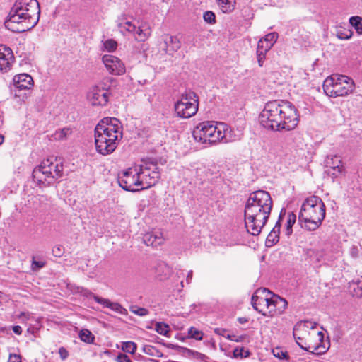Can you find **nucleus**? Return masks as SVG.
Segmentation results:
<instances>
[{"label":"nucleus","mask_w":362,"mask_h":362,"mask_svg":"<svg viewBox=\"0 0 362 362\" xmlns=\"http://www.w3.org/2000/svg\"><path fill=\"white\" fill-rule=\"evenodd\" d=\"M259 121L265 129L281 132L293 130L299 120L297 110L291 102L274 100L265 104Z\"/></svg>","instance_id":"obj_1"},{"label":"nucleus","mask_w":362,"mask_h":362,"mask_svg":"<svg viewBox=\"0 0 362 362\" xmlns=\"http://www.w3.org/2000/svg\"><path fill=\"white\" fill-rule=\"evenodd\" d=\"M273 206L270 194L264 190H257L250 194L244 210L247 231L258 235L266 225Z\"/></svg>","instance_id":"obj_2"},{"label":"nucleus","mask_w":362,"mask_h":362,"mask_svg":"<svg viewBox=\"0 0 362 362\" xmlns=\"http://www.w3.org/2000/svg\"><path fill=\"white\" fill-rule=\"evenodd\" d=\"M122 138V127L115 117L103 118L95 128V148L103 156L114 152Z\"/></svg>","instance_id":"obj_3"},{"label":"nucleus","mask_w":362,"mask_h":362,"mask_svg":"<svg viewBox=\"0 0 362 362\" xmlns=\"http://www.w3.org/2000/svg\"><path fill=\"white\" fill-rule=\"evenodd\" d=\"M40 8L37 0H16L12 6L7 25L18 23L22 26L21 31L29 30L34 28L40 19Z\"/></svg>","instance_id":"obj_4"},{"label":"nucleus","mask_w":362,"mask_h":362,"mask_svg":"<svg viewBox=\"0 0 362 362\" xmlns=\"http://www.w3.org/2000/svg\"><path fill=\"white\" fill-rule=\"evenodd\" d=\"M325 217V205L317 196L307 198L302 204L298 221L302 228L308 230H315Z\"/></svg>","instance_id":"obj_5"},{"label":"nucleus","mask_w":362,"mask_h":362,"mask_svg":"<svg viewBox=\"0 0 362 362\" xmlns=\"http://www.w3.org/2000/svg\"><path fill=\"white\" fill-rule=\"evenodd\" d=\"M62 175L63 164L60 158L50 157L44 160L40 165L35 168L33 171V180L39 184L47 182V185H49L52 181L47 180L48 179H58L62 177Z\"/></svg>","instance_id":"obj_6"},{"label":"nucleus","mask_w":362,"mask_h":362,"mask_svg":"<svg viewBox=\"0 0 362 362\" xmlns=\"http://www.w3.org/2000/svg\"><path fill=\"white\" fill-rule=\"evenodd\" d=\"M322 87L325 93L329 97H344L354 91L355 83L347 76L334 74L324 81Z\"/></svg>","instance_id":"obj_7"},{"label":"nucleus","mask_w":362,"mask_h":362,"mask_svg":"<svg viewBox=\"0 0 362 362\" xmlns=\"http://www.w3.org/2000/svg\"><path fill=\"white\" fill-rule=\"evenodd\" d=\"M194 139L202 144H214L223 139L224 132L212 122L199 123L193 131Z\"/></svg>","instance_id":"obj_8"},{"label":"nucleus","mask_w":362,"mask_h":362,"mask_svg":"<svg viewBox=\"0 0 362 362\" xmlns=\"http://www.w3.org/2000/svg\"><path fill=\"white\" fill-rule=\"evenodd\" d=\"M198 96L193 91L182 93L180 100L175 104V111L181 118L187 119L194 116L198 110Z\"/></svg>","instance_id":"obj_9"},{"label":"nucleus","mask_w":362,"mask_h":362,"mask_svg":"<svg viewBox=\"0 0 362 362\" xmlns=\"http://www.w3.org/2000/svg\"><path fill=\"white\" fill-rule=\"evenodd\" d=\"M138 169L142 184L141 189L154 186L160 179V172L156 162L151 160H142Z\"/></svg>","instance_id":"obj_10"},{"label":"nucleus","mask_w":362,"mask_h":362,"mask_svg":"<svg viewBox=\"0 0 362 362\" xmlns=\"http://www.w3.org/2000/svg\"><path fill=\"white\" fill-rule=\"evenodd\" d=\"M138 171V166H136L134 168H129L119 173L117 181L119 186L124 190L132 192L142 190V184Z\"/></svg>","instance_id":"obj_11"},{"label":"nucleus","mask_w":362,"mask_h":362,"mask_svg":"<svg viewBox=\"0 0 362 362\" xmlns=\"http://www.w3.org/2000/svg\"><path fill=\"white\" fill-rule=\"evenodd\" d=\"M110 82V79L98 83L93 87L88 93V98L93 106H105L107 104L110 96V86L106 83Z\"/></svg>","instance_id":"obj_12"},{"label":"nucleus","mask_w":362,"mask_h":362,"mask_svg":"<svg viewBox=\"0 0 362 362\" xmlns=\"http://www.w3.org/2000/svg\"><path fill=\"white\" fill-rule=\"evenodd\" d=\"M251 303L255 310L264 316L269 315L268 311L272 307V293L267 288L258 290L252 295Z\"/></svg>","instance_id":"obj_13"},{"label":"nucleus","mask_w":362,"mask_h":362,"mask_svg":"<svg viewBox=\"0 0 362 362\" xmlns=\"http://www.w3.org/2000/svg\"><path fill=\"white\" fill-rule=\"evenodd\" d=\"M102 60L110 74L121 75L125 72L124 65L118 57L105 54L103 57Z\"/></svg>","instance_id":"obj_14"},{"label":"nucleus","mask_w":362,"mask_h":362,"mask_svg":"<svg viewBox=\"0 0 362 362\" xmlns=\"http://www.w3.org/2000/svg\"><path fill=\"white\" fill-rule=\"evenodd\" d=\"M14 56L11 49L4 45H0V71L7 72L10 70Z\"/></svg>","instance_id":"obj_15"},{"label":"nucleus","mask_w":362,"mask_h":362,"mask_svg":"<svg viewBox=\"0 0 362 362\" xmlns=\"http://www.w3.org/2000/svg\"><path fill=\"white\" fill-rule=\"evenodd\" d=\"M119 28L122 30H124L129 33H132L135 39L141 42L145 41L149 35V32L148 30H144L140 27H136L135 25L132 24L129 21H126L124 23H120Z\"/></svg>","instance_id":"obj_16"},{"label":"nucleus","mask_w":362,"mask_h":362,"mask_svg":"<svg viewBox=\"0 0 362 362\" xmlns=\"http://www.w3.org/2000/svg\"><path fill=\"white\" fill-rule=\"evenodd\" d=\"M286 214L285 209H281L278 221H276L274 227L272 228L271 232L267 237L265 245L267 247H270L276 244L279 240V233L281 229V221L283 219V217Z\"/></svg>","instance_id":"obj_17"},{"label":"nucleus","mask_w":362,"mask_h":362,"mask_svg":"<svg viewBox=\"0 0 362 362\" xmlns=\"http://www.w3.org/2000/svg\"><path fill=\"white\" fill-rule=\"evenodd\" d=\"M180 42L176 37L169 35H165L163 37L161 48L169 55H173L180 48Z\"/></svg>","instance_id":"obj_18"},{"label":"nucleus","mask_w":362,"mask_h":362,"mask_svg":"<svg viewBox=\"0 0 362 362\" xmlns=\"http://www.w3.org/2000/svg\"><path fill=\"white\" fill-rule=\"evenodd\" d=\"M288 303L286 299L272 293V307L268 313L270 316L282 314L287 308Z\"/></svg>","instance_id":"obj_19"},{"label":"nucleus","mask_w":362,"mask_h":362,"mask_svg":"<svg viewBox=\"0 0 362 362\" xmlns=\"http://www.w3.org/2000/svg\"><path fill=\"white\" fill-rule=\"evenodd\" d=\"M16 88L18 90H29L33 86V79L29 74H21L13 78Z\"/></svg>","instance_id":"obj_20"},{"label":"nucleus","mask_w":362,"mask_h":362,"mask_svg":"<svg viewBox=\"0 0 362 362\" xmlns=\"http://www.w3.org/2000/svg\"><path fill=\"white\" fill-rule=\"evenodd\" d=\"M164 238L160 232H148L142 237L143 243L147 246L158 247L164 243Z\"/></svg>","instance_id":"obj_21"},{"label":"nucleus","mask_w":362,"mask_h":362,"mask_svg":"<svg viewBox=\"0 0 362 362\" xmlns=\"http://www.w3.org/2000/svg\"><path fill=\"white\" fill-rule=\"evenodd\" d=\"M317 335L319 337V341H320V343L317 345L314 346H304L302 345L301 343L297 341V344L303 350L313 354H317L320 355L322 354H325L329 349V346H325V345L323 344V338L324 334L322 332H319L317 333Z\"/></svg>","instance_id":"obj_22"},{"label":"nucleus","mask_w":362,"mask_h":362,"mask_svg":"<svg viewBox=\"0 0 362 362\" xmlns=\"http://www.w3.org/2000/svg\"><path fill=\"white\" fill-rule=\"evenodd\" d=\"M272 47L264 42V41H258L256 55L258 64L262 67L264 64V59L266 58L267 53L271 49Z\"/></svg>","instance_id":"obj_23"},{"label":"nucleus","mask_w":362,"mask_h":362,"mask_svg":"<svg viewBox=\"0 0 362 362\" xmlns=\"http://www.w3.org/2000/svg\"><path fill=\"white\" fill-rule=\"evenodd\" d=\"M95 302L102 305L103 307L109 308L118 313L126 314L127 313V310L124 308L120 304L118 303L111 302L108 299L101 297H96Z\"/></svg>","instance_id":"obj_24"},{"label":"nucleus","mask_w":362,"mask_h":362,"mask_svg":"<svg viewBox=\"0 0 362 362\" xmlns=\"http://www.w3.org/2000/svg\"><path fill=\"white\" fill-rule=\"evenodd\" d=\"M336 160L337 165L331 166L330 168L327 170V173L334 179L341 175L344 169L343 165H341V161L339 156H334V157L332 158V160Z\"/></svg>","instance_id":"obj_25"},{"label":"nucleus","mask_w":362,"mask_h":362,"mask_svg":"<svg viewBox=\"0 0 362 362\" xmlns=\"http://www.w3.org/2000/svg\"><path fill=\"white\" fill-rule=\"evenodd\" d=\"M79 338L83 342L87 344H93L95 340L94 335L88 329H82L79 332Z\"/></svg>","instance_id":"obj_26"},{"label":"nucleus","mask_w":362,"mask_h":362,"mask_svg":"<svg viewBox=\"0 0 362 362\" xmlns=\"http://www.w3.org/2000/svg\"><path fill=\"white\" fill-rule=\"evenodd\" d=\"M143 351L149 356H155V357H163V353L158 350L156 346L151 345H146L143 348Z\"/></svg>","instance_id":"obj_27"},{"label":"nucleus","mask_w":362,"mask_h":362,"mask_svg":"<svg viewBox=\"0 0 362 362\" xmlns=\"http://www.w3.org/2000/svg\"><path fill=\"white\" fill-rule=\"evenodd\" d=\"M350 24L356 29L359 35H362V18L358 16L349 18Z\"/></svg>","instance_id":"obj_28"},{"label":"nucleus","mask_w":362,"mask_h":362,"mask_svg":"<svg viewBox=\"0 0 362 362\" xmlns=\"http://www.w3.org/2000/svg\"><path fill=\"white\" fill-rule=\"evenodd\" d=\"M296 215L291 212L288 214L286 225V235L289 236L292 232V227L293 224L296 223Z\"/></svg>","instance_id":"obj_29"},{"label":"nucleus","mask_w":362,"mask_h":362,"mask_svg":"<svg viewBox=\"0 0 362 362\" xmlns=\"http://www.w3.org/2000/svg\"><path fill=\"white\" fill-rule=\"evenodd\" d=\"M278 38V34L276 32L270 33L266 35L264 37L261 38L260 41H264L266 44H268L270 47H273L274 43L276 42Z\"/></svg>","instance_id":"obj_30"},{"label":"nucleus","mask_w":362,"mask_h":362,"mask_svg":"<svg viewBox=\"0 0 362 362\" xmlns=\"http://www.w3.org/2000/svg\"><path fill=\"white\" fill-rule=\"evenodd\" d=\"M122 349L127 353L133 354L136 350V344L133 341L122 342Z\"/></svg>","instance_id":"obj_31"},{"label":"nucleus","mask_w":362,"mask_h":362,"mask_svg":"<svg viewBox=\"0 0 362 362\" xmlns=\"http://www.w3.org/2000/svg\"><path fill=\"white\" fill-rule=\"evenodd\" d=\"M233 358H247L250 356L249 350H245L243 347L239 349L235 348L233 352Z\"/></svg>","instance_id":"obj_32"},{"label":"nucleus","mask_w":362,"mask_h":362,"mask_svg":"<svg viewBox=\"0 0 362 362\" xmlns=\"http://www.w3.org/2000/svg\"><path fill=\"white\" fill-rule=\"evenodd\" d=\"M156 331L161 335L168 336L170 328L167 324L163 322H157L156 325Z\"/></svg>","instance_id":"obj_33"},{"label":"nucleus","mask_w":362,"mask_h":362,"mask_svg":"<svg viewBox=\"0 0 362 362\" xmlns=\"http://www.w3.org/2000/svg\"><path fill=\"white\" fill-rule=\"evenodd\" d=\"M203 332L197 329L194 327H191L188 330V337L196 340H202L203 339Z\"/></svg>","instance_id":"obj_34"},{"label":"nucleus","mask_w":362,"mask_h":362,"mask_svg":"<svg viewBox=\"0 0 362 362\" xmlns=\"http://www.w3.org/2000/svg\"><path fill=\"white\" fill-rule=\"evenodd\" d=\"M305 322H307L306 321H305V322L300 321V322H297L293 327V337L296 339V342H297V341H299L300 340H302V338L298 336L297 332L298 331L301 330V329L305 327L304 324Z\"/></svg>","instance_id":"obj_35"},{"label":"nucleus","mask_w":362,"mask_h":362,"mask_svg":"<svg viewBox=\"0 0 362 362\" xmlns=\"http://www.w3.org/2000/svg\"><path fill=\"white\" fill-rule=\"evenodd\" d=\"M77 293L81 294V296L86 297V298H93L95 300V298L98 297V296L95 295L93 293H92L90 290L83 288V287H78L77 288Z\"/></svg>","instance_id":"obj_36"},{"label":"nucleus","mask_w":362,"mask_h":362,"mask_svg":"<svg viewBox=\"0 0 362 362\" xmlns=\"http://www.w3.org/2000/svg\"><path fill=\"white\" fill-rule=\"evenodd\" d=\"M216 1L218 2V4L222 7V8L225 9V11L233 9V4L235 3V0H216Z\"/></svg>","instance_id":"obj_37"},{"label":"nucleus","mask_w":362,"mask_h":362,"mask_svg":"<svg viewBox=\"0 0 362 362\" xmlns=\"http://www.w3.org/2000/svg\"><path fill=\"white\" fill-rule=\"evenodd\" d=\"M117 44L114 40H107L103 42L104 49L108 52H113L116 49Z\"/></svg>","instance_id":"obj_38"},{"label":"nucleus","mask_w":362,"mask_h":362,"mask_svg":"<svg viewBox=\"0 0 362 362\" xmlns=\"http://www.w3.org/2000/svg\"><path fill=\"white\" fill-rule=\"evenodd\" d=\"M130 311L139 316H146L148 314V310L144 308H139L136 305L130 307Z\"/></svg>","instance_id":"obj_39"},{"label":"nucleus","mask_w":362,"mask_h":362,"mask_svg":"<svg viewBox=\"0 0 362 362\" xmlns=\"http://www.w3.org/2000/svg\"><path fill=\"white\" fill-rule=\"evenodd\" d=\"M203 18L205 22L209 24H214L216 22V16L214 12L210 11L204 13Z\"/></svg>","instance_id":"obj_40"},{"label":"nucleus","mask_w":362,"mask_h":362,"mask_svg":"<svg viewBox=\"0 0 362 362\" xmlns=\"http://www.w3.org/2000/svg\"><path fill=\"white\" fill-rule=\"evenodd\" d=\"M71 134V130L69 128H64L59 132L55 133V138L59 140H62L66 138V136Z\"/></svg>","instance_id":"obj_41"},{"label":"nucleus","mask_w":362,"mask_h":362,"mask_svg":"<svg viewBox=\"0 0 362 362\" xmlns=\"http://www.w3.org/2000/svg\"><path fill=\"white\" fill-rule=\"evenodd\" d=\"M273 355L279 358V359H284L288 358V353L287 351H284L279 348H276L272 350Z\"/></svg>","instance_id":"obj_42"},{"label":"nucleus","mask_w":362,"mask_h":362,"mask_svg":"<svg viewBox=\"0 0 362 362\" xmlns=\"http://www.w3.org/2000/svg\"><path fill=\"white\" fill-rule=\"evenodd\" d=\"M45 266V262L43 261H37L35 257H33L31 269L33 271H37Z\"/></svg>","instance_id":"obj_43"},{"label":"nucleus","mask_w":362,"mask_h":362,"mask_svg":"<svg viewBox=\"0 0 362 362\" xmlns=\"http://www.w3.org/2000/svg\"><path fill=\"white\" fill-rule=\"evenodd\" d=\"M52 255L54 257H60L64 253V249L62 245H57L52 248Z\"/></svg>","instance_id":"obj_44"},{"label":"nucleus","mask_w":362,"mask_h":362,"mask_svg":"<svg viewBox=\"0 0 362 362\" xmlns=\"http://www.w3.org/2000/svg\"><path fill=\"white\" fill-rule=\"evenodd\" d=\"M116 361L117 362H132L129 357L124 354H119Z\"/></svg>","instance_id":"obj_45"},{"label":"nucleus","mask_w":362,"mask_h":362,"mask_svg":"<svg viewBox=\"0 0 362 362\" xmlns=\"http://www.w3.org/2000/svg\"><path fill=\"white\" fill-rule=\"evenodd\" d=\"M59 354L62 361H64L69 356V351L64 347H60L59 349Z\"/></svg>","instance_id":"obj_46"},{"label":"nucleus","mask_w":362,"mask_h":362,"mask_svg":"<svg viewBox=\"0 0 362 362\" xmlns=\"http://www.w3.org/2000/svg\"><path fill=\"white\" fill-rule=\"evenodd\" d=\"M8 362H21V356L19 354H11Z\"/></svg>","instance_id":"obj_47"},{"label":"nucleus","mask_w":362,"mask_h":362,"mask_svg":"<svg viewBox=\"0 0 362 362\" xmlns=\"http://www.w3.org/2000/svg\"><path fill=\"white\" fill-rule=\"evenodd\" d=\"M348 33H349V35H348V34H346V35H345V34H344L343 33H338L337 36H338V37H339V39H342V40H348V39H349V38L351 37L352 32H351V31H350V30H349V31H348Z\"/></svg>","instance_id":"obj_48"},{"label":"nucleus","mask_w":362,"mask_h":362,"mask_svg":"<svg viewBox=\"0 0 362 362\" xmlns=\"http://www.w3.org/2000/svg\"><path fill=\"white\" fill-rule=\"evenodd\" d=\"M247 338V335L245 334H243V335H234V337H233V341H235V342H241V341H243L246 339Z\"/></svg>","instance_id":"obj_49"},{"label":"nucleus","mask_w":362,"mask_h":362,"mask_svg":"<svg viewBox=\"0 0 362 362\" xmlns=\"http://www.w3.org/2000/svg\"><path fill=\"white\" fill-rule=\"evenodd\" d=\"M334 156H332V157L328 156L327 158L326 162H327V168H330L331 166H336L337 165L336 160H332V158Z\"/></svg>","instance_id":"obj_50"},{"label":"nucleus","mask_w":362,"mask_h":362,"mask_svg":"<svg viewBox=\"0 0 362 362\" xmlns=\"http://www.w3.org/2000/svg\"><path fill=\"white\" fill-rule=\"evenodd\" d=\"M13 331L15 334L20 335L22 333V328L19 325H15L13 327Z\"/></svg>","instance_id":"obj_51"},{"label":"nucleus","mask_w":362,"mask_h":362,"mask_svg":"<svg viewBox=\"0 0 362 362\" xmlns=\"http://www.w3.org/2000/svg\"><path fill=\"white\" fill-rule=\"evenodd\" d=\"M226 332V330L225 329H223V328H216L214 329V332L218 335H221V336H225V332Z\"/></svg>","instance_id":"obj_52"},{"label":"nucleus","mask_w":362,"mask_h":362,"mask_svg":"<svg viewBox=\"0 0 362 362\" xmlns=\"http://www.w3.org/2000/svg\"><path fill=\"white\" fill-rule=\"evenodd\" d=\"M351 255L353 257H356L357 255H358V248L356 246H352V247L351 248Z\"/></svg>","instance_id":"obj_53"},{"label":"nucleus","mask_w":362,"mask_h":362,"mask_svg":"<svg viewBox=\"0 0 362 362\" xmlns=\"http://www.w3.org/2000/svg\"><path fill=\"white\" fill-rule=\"evenodd\" d=\"M192 276H193V272L192 270H190L188 274H187V278H186V282L187 284H190L191 282V280L192 279Z\"/></svg>","instance_id":"obj_54"},{"label":"nucleus","mask_w":362,"mask_h":362,"mask_svg":"<svg viewBox=\"0 0 362 362\" xmlns=\"http://www.w3.org/2000/svg\"><path fill=\"white\" fill-rule=\"evenodd\" d=\"M354 291H356V296L357 297H361L362 296V288H360L358 286H357V290L356 288H354Z\"/></svg>","instance_id":"obj_55"},{"label":"nucleus","mask_w":362,"mask_h":362,"mask_svg":"<svg viewBox=\"0 0 362 362\" xmlns=\"http://www.w3.org/2000/svg\"><path fill=\"white\" fill-rule=\"evenodd\" d=\"M238 320L240 324H244L247 321V320L245 317H239Z\"/></svg>","instance_id":"obj_56"},{"label":"nucleus","mask_w":362,"mask_h":362,"mask_svg":"<svg viewBox=\"0 0 362 362\" xmlns=\"http://www.w3.org/2000/svg\"><path fill=\"white\" fill-rule=\"evenodd\" d=\"M234 335H235V334H227V335H225L224 337H225L226 339H229V340H230V341H233V340Z\"/></svg>","instance_id":"obj_57"},{"label":"nucleus","mask_w":362,"mask_h":362,"mask_svg":"<svg viewBox=\"0 0 362 362\" xmlns=\"http://www.w3.org/2000/svg\"><path fill=\"white\" fill-rule=\"evenodd\" d=\"M4 141V136L0 134V145H1Z\"/></svg>","instance_id":"obj_58"},{"label":"nucleus","mask_w":362,"mask_h":362,"mask_svg":"<svg viewBox=\"0 0 362 362\" xmlns=\"http://www.w3.org/2000/svg\"><path fill=\"white\" fill-rule=\"evenodd\" d=\"M151 361L152 362H158V361H156V360H153V359H151Z\"/></svg>","instance_id":"obj_59"},{"label":"nucleus","mask_w":362,"mask_h":362,"mask_svg":"<svg viewBox=\"0 0 362 362\" xmlns=\"http://www.w3.org/2000/svg\"><path fill=\"white\" fill-rule=\"evenodd\" d=\"M25 315V313H21V316H23V315Z\"/></svg>","instance_id":"obj_60"},{"label":"nucleus","mask_w":362,"mask_h":362,"mask_svg":"<svg viewBox=\"0 0 362 362\" xmlns=\"http://www.w3.org/2000/svg\"><path fill=\"white\" fill-rule=\"evenodd\" d=\"M310 252H313L312 250H309L308 252V254Z\"/></svg>","instance_id":"obj_61"},{"label":"nucleus","mask_w":362,"mask_h":362,"mask_svg":"<svg viewBox=\"0 0 362 362\" xmlns=\"http://www.w3.org/2000/svg\"><path fill=\"white\" fill-rule=\"evenodd\" d=\"M181 285H182V287L184 286H183V281H181Z\"/></svg>","instance_id":"obj_62"}]
</instances>
